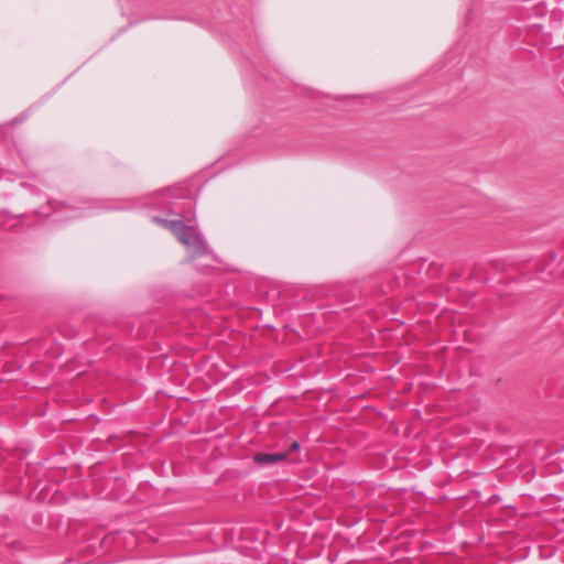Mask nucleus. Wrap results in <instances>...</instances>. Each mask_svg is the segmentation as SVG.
<instances>
[{
    "label": "nucleus",
    "mask_w": 564,
    "mask_h": 564,
    "mask_svg": "<svg viewBox=\"0 0 564 564\" xmlns=\"http://www.w3.org/2000/svg\"><path fill=\"white\" fill-rule=\"evenodd\" d=\"M299 448V444L296 442L292 443L291 451H295Z\"/></svg>",
    "instance_id": "7ed1b4c3"
},
{
    "label": "nucleus",
    "mask_w": 564,
    "mask_h": 564,
    "mask_svg": "<svg viewBox=\"0 0 564 564\" xmlns=\"http://www.w3.org/2000/svg\"><path fill=\"white\" fill-rule=\"evenodd\" d=\"M173 234L180 242L188 247L193 251H198L200 248V240L194 228L185 226L183 223L176 221L171 226Z\"/></svg>",
    "instance_id": "f257e3e1"
},
{
    "label": "nucleus",
    "mask_w": 564,
    "mask_h": 564,
    "mask_svg": "<svg viewBox=\"0 0 564 564\" xmlns=\"http://www.w3.org/2000/svg\"><path fill=\"white\" fill-rule=\"evenodd\" d=\"M264 462H265V463H269L270 460H269V459H265Z\"/></svg>",
    "instance_id": "20e7f679"
},
{
    "label": "nucleus",
    "mask_w": 564,
    "mask_h": 564,
    "mask_svg": "<svg viewBox=\"0 0 564 564\" xmlns=\"http://www.w3.org/2000/svg\"><path fill=\"white\" fill-rule=\"evenodd\" d=\"M290 453H284V452H280V453H275V454H262V453H258L253 456V458H274V459H278V458H286V456L289 455Z\"/></svg>",
    "instance_id": "f03ea898"
}]
</instances>
